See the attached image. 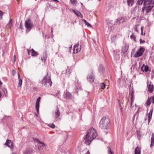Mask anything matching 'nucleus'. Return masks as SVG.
I'll list each match as a JSON object with an SVG mask.
<instances>
[{"label": "nucleus", "mask_w": 154, "mask_h": 154, "mask_svg": "<svg viewBox=\"0 0 154 154\" xmlns=\"http://www.w3.org/2000/svg\"><path fill=\"white\" fill-rule=\"evenodd\" d=\"M85 154H90L88 150Z\"/></svg>", "instance_id": "obj_52"}, {"label": "nucleus", "mask_w": 154, "mask_h": 154, "mask_svg": "<svg viewBox=\"0 0 154 154\" xmlns=\"http://www.w3.org/2000/svg\"><path fill=\"white\" fill-rule=\"evenodd\" d=\"M20 28L21 29H22L23 28L22 26L21 23H20Z\"/></svg>", "instance_id": "obj_46"}, {"label": "nucleus", "mask_w": 154, "mask_h": 154, "mask_svg": "<svg viewBox=\"0 0 154 154\" xmlns=\"http://www.w3.org/2000/svg\"><path fill=\"white\" fill-rule=\"evenodd\" d=\"M27 51L28 54H31V55L32 56L35 57L38 55V53L35 51L32 48L29 50H27Z\"/></svg>", "instance_id": "obj_9"}, {"label": "nucleus", "mask_w": 154, "mask_h": 154, "mask_svg": "<svg viewBox=\"0 0 154 154\" xmlns=\"http://www.w3.org/2000/svg\"><path fill=\"white\" fill-rule=\"evenodd\" d=\"M108 149L109 152L110 153V154H113V153L112 151H111V149L110 147H109Z\"/></svg>", "instance_id": "obj_40"}, {"label": "nucleus", "mask_w": 154, "mask_h": 154, "mask_svg": "<svg viewBox=\"0 0 154 154\" xmlns=\"http://www.w3.org/2000/svg\"><path fill=\"white\" fill-rule=\"evenodd\" d=\"M5 145L6 146L10 148L11 150H13L14 149V145L12 142L11 140H6Z\"/></svg>", "instance_id": "obj_7"}, {"label": "nucleus", "mask_w": 154, "mask_h": 154, "mask_svg": "<svg viewBox=\"0 0 154 154\" xmlns=\"http://www.w3.org/2000/svg\"><path fill=\"white\" fill-rule=\"evenodd\" d=\"M151 142L152 143L154 144V134H152V137L151 138Z\"/></svg>", "instance_id": "obj_29"}, {"label": "nucleus", "mask_w": 154, "mask_h": 154, "mask_svg": "<svg viewBox=\"0 0 154 154\" xmlns=\"http://www.w3.org/2000/svg\"><path fill=\"white\" fill-rule=\"evenodd\" d=\"M42 85L45 87H51L52 84L50 75L48 76V73L45 76L42 81Z\"/></svg>", "instance_id": "obj_3"}, {"label": "nucleus", "mask_w": 154, "mask_h": 154, "mask_svg": "<svg viewBox=\"0 0 154 154\" xmlns=\"http://www.w3.org/2000/svg\"><path fill=\"white\" fill-rule=\"evenodd\" d=\"M106 85L103 82V83H102L101 85V88L103 89H104Z\"/></svg>", "instance_id": "obj_31"}, {"label": "nucleus", "mask_w": 154, "mask_h": 154, "mask_svg": "<svg viewBox=\"0 0 154 154\" xmlns=\"http://www.w3.org/2000/svg\"><path fill=\"white\" fill-rule=\"evenodd\" d=\"M3 12L1 11L0 10V20L2 19V16Z\"/></svg>", "instance_id": "obj_35"}, {"label": "nucleus", "mask_w": 154, "mask_h": 154, "mask_svg": "<svg viewBox=\"0 0 154 154\" xmlns=\"http://www.w3.org/2000/svg\"><path fill=\"white\" fill-rule=\"evenodd\" d=\"M85 23H87V21L85 20H82Z\"/></svg>", "instance_id": "obj_51"}, {"label": "nucleus", "mask_w": 154, "mask_h": 154, "mask_svg": "<svg viewBox=\"0 0 154 154\" xmlns=\"http://www.w3.org/2000/svg\"><path fill=\"white\" fill-rule=\"evenodd\" d=\"M148 90L149 91L150 93H152L154 90V86L152 84L150 83L148 86Z\"/></svg>", "instance_id": "obj_17"}, {"label": "nucleus", "mask_w": 154, "mask_h": 154, "mask_svg": "<svg viewBox=\"0 0 154 154\" xmlns=\"http://www.w3.org/2000/svg\"><path fill=\"white\" fill-rule=\"evenodd\" d=\"M153 112V109H151L149 112L148 114V121L149 122L150 119H151L152 113Z\"/></svg>", "instance_id": "obj_23"}, {"label": "nucleus", "mask_w": 154, "mask_h": 154, "mask_svg": "<svg viewBox=\"0 0 154 154\" xmlns=\"http://www.w3.org/2000/svg\"><path fill=\"white\" fill-rule=\"evenodd\" d=\"M18 79H21L20 78V75L19 74V73H18Z\"/></svg>", "instance_id": "obj_47"}, {"label": "nucleus", "mask_w": 154, "mask_h": 154, "mask_svg": "<svg viewBox=\"0 0 154 154\" xmlns=\"http://www.w3.org/2000/svg\"><path fill=\"white\" fill-rule=\"evenodd\" d=\"M19 80L18 83V86L20 87H21L22 85V79H20Z\"/></svg>", "instance_id": "obj_33"}, {"label": "nucleus", "mask_w": 154, "mask_h": 154, "mask_svg": "<svg viewBox=\"0 0 154 154\" xmlns=\"http://www.w3.org/2000/svg\"><path fill=\"white\" fill-rule=\"evenodd\" d=\"M65 98L67 99H70L72 97V95L71 93L68 91L65 92L64 93Z\"/></svg>", "instance_id": "obj_14"}, {"label": "nucleus", "mask_w": 154, "mask_h": 154, "mask_svg": "<svg viewBox=\"0 0 154 154\" xmlns=\"http://www.w3.org/2000/svg\"><path fill=\"white\" fill-rule=\"evenodd\" d=\"M60 112L59 111V109L57 107L55 111V118L56 120L58 119V118L60 116Z\"/></svg>", "instance_id": "obj_12"}, {"label": "nucleus", "mask_w": 154, "mask_h": 154, "mask_svg": "<svg viewBox=\"0 0 154 154\" xmlns=\"http://www.w3.org/2000/svg\"><path fill=\"white\" fill-rule=\"evenodd\" d=\"M145 10V8H144V7H143V8L142 10V11L143 12Z\"/></svg>", "instance_id": "obj_48"}, {"label": "nucleus", "mask_w": 154, "mask_h": 154, "mask_svg": "<svg viewBox=\"0 0 154 154\" xmlns=\"http://www.w3.org/2000/svg\"><path fill=\"white\" fill-rule=\"evenodd\" d=\"M71 4L73 5H75L77 3V0H70Z\"/></svg>", "instance_id": "obj_27"}, {"label": "nucleus", "mask_w": 154, "mask_h": 154, "mask_svg": "<svg viewBox=\"0 0 154 154\" xmlns=\"http://www.w3.org/2000/svg\"><path fill=\"white\" fill-rule=\"evenodd\" d=\"M97 135L96 130L93 128H90L88 130L87 134L84 137V142L87 145H90L91 142L96 138Z\"/></svg>", "instance_id": "obj_1"}, {"label": "nucleus", "mask_w": 154, "mask_h": 154, "mask_svg": "<svg viewBox=\"0 0 154 154\" xmlns=\"http://www.w3.org/2000/svg\"><path fill=\"white\" fill-rule=\"evenodd\" d=\"M141 153V148L137 146L135 149L134 154H140Z\"/></svg>", "instance_id": "obj_19"}, {"label": "nucleus", "mask_w": 154, "mask_h": 154, "mask_svg": "<svg viewBox=\"0 0 154 154\" xmlns=\"http://www.w3.org/2000/svg\"><path fill=\"white\" fill-rule=\"evenodd\" d=\"M141 35H145V33H144L143 34V32H141Z\"/></svg>", "instance_id": "obj_53"}, {"label": "nucleus", "mask_w": 154, "mask_h": 154, "mask_svg": "<svg viewBox=\"0 0 154 154\" xmlns=\"http://www.w3.org/2000/svg\"><path fill=\"white\" fill-rule=\"evenodd\" d=\"M33 23L30 19L26 20L25 22V26L26 28V32L27 33L29 32L33 27Z\"/></svg>", "instance_id": "obj_4"}, {"label": "nucleus", "mask_w": 154, "mask_h": 154, "mask_svg": "<svg viewBox=\"0 0 154 154\" xmlns=\"http://www.w3.org/2000/svg\"><path fill=\"white\" fill-rule=\"evenodd\" d=\"M151 102L152 103H154V96H153L149 99Z\"/></svg>", "instance_id": "obj_36"}, {"label": "nucleus", "mask_w": 154, "mask_h": 154, "mask_svg": "<svg viewBox=\"0 0 154 154\" xmlns=\"http://www.w3.org/2000/svg\"><path fill=\"white\" fill-rule=\"evenodd\" d=\"M127 2L128 5L130 6H132L134 4L133 0H127Z\"/></svg>", "instance_id": "obj_24"}, {"label": "nucleus", "mask_w": 154, "mask_h": 154, "mask_svg": "<svg viewBox=\"0 0 154 154\" xmlns=\"http://www.w3.org/2000/svg\"><path fill=\"white\" fill-rule=\"evenodd\" d=\"M73 11L74 12V13L78 16L80 17L81 18H83V16L81 14V13L77 10H73Z\"/></svg>", "instance_id": "obj_20"}, {"label": "nucleus", "mask_w": 154, "mask_h": 154, "mask_svg": "<svg viewBox=\"0 0 154 154\" xmlns=\"http://www.w3.org/2000/svg\"><path fill=\"white\" fill-rule=\"evenodd\" d=\"M12 20L10 19L9 22V24L11 26L12 25Z\"/></svg>", "instance_id": "obj_42"}, {"label": "nucleus", "mask_w": 154, "mask_h": 154, "mask_svg": "<svg viewBox=\"0 0 154 154\" xmlns=\"http://www.w3.org/2000/svg\"><path fill=\"white\" fill-rule=\"evenodd\" d=\"M2 95V94L1 91H0V98L1 97Z\"/></svg>", "instance_id": "obj_54"}, {"label": "nucleus", "mask_w": 154, "mask_h": 154, "mask_svg": "<svg viewBox=\"0 0 154 154\" xmlns=\"http://www.w3.org/2000/svg\"><path fill=\"white\" fill-rule=\"evenodd\" d=\"M33 150L31 149H27L23 152V154H32Z\"/></svg>", "instance_id": "obj_18"}, {"label": "nucleus", "mask_w": 154, "mask_h": 154, "mask_svg": "<svg viewBox=\"0 0 154 154\" xmlns=\"http://www.w3.org/2000/svg\"><path fill=\"white\" fill-rule=\"evenodd\" d=\"M131 93V107L132 109H134H134H136V108L137 107V105L135 104L134 106H132V104L133 103L134 101L133 99H134V91L133 90V89L132 88L130 90V92L129 93V94L130 93Z\"/></svg>", "instance_id": "obj_5"}, {"label": "nucleus", "mask_w": 154, "mask_h": 154, "mask_svg": "<svg viewBox=\"0 0 154 154\" xmlns=\"http://www.w3.org/2000/svg\"><path fill=\"white\" fill-rule=\"evenodd\" d=\"M151 103V102L149 99H148L146 102V104L147 106H149L150 105Z\"/></svg>", "instance_id": "obj_37"}, {"label": "nucleus", "mask_w": 154, "mask_h": 154, "mask_svg": "<svg viewBox=\"0 0 154 154\" xmlns=\"http://www.w3.org/2000/svg\"><path fill=\"white\" fill-rule=\"evenodd\" d=\"M144 65H143L142 66V67H141V70L143 71V72H144Z\"/></svg>", "instance_id": "obj_45"}, {"label": "nucleus", "mask_w": 154, "mask_h": 154, "mask_svg": "<svg viewBox=\"0 0 154 154\" xmlns=\"http://www.w3.org/2000/svg\"><path fill=\"white\" fill-rule=\"evenodd\" d=\"M143 5H144L154 6V0H144Z\"/></svg>", "instance_id": "obj_8"}, {"label": "nucleus", "mask_w": 154, "mask_h": 154, "mask_svg": "<svg viewBox=\"0 0 154 154\" xmlns=\"http://www.w3.org/2000/svg\"><path fill=\"white\" fill-rule=\"evenodd\" d=\"M99 69L100 71L102 72L103 69V65L101 64L99 66Z\"/></svg>", "instance_id": "obj_28"}, {"label": "nucleus", "mask_w": 154, "mask_h": 154, "mask_svg": "<svg viewBox=\"0 0 154 154\" xmlns=\"http://www.w3.org/2000/svg\"><path fill=\"white\" fill-rule=\"evenodd\" d=\"M47 56L46 53L44 54L43 56L41 57V60L43 62H45L46 61L47 58Z\"/></svg>", "instance_id": "obj_22"}, {"label": "nucleus", "mask_w": 154, "mask_h": 154, "mask_svg": "<svg viewBox=\"0 0 154 154\" xmlns=\"http://www.w3.org/2000/svg\"><path fill=\"white\" fill-rule=\"evenodd\" d=\"M145 41L144 40H142L141 39H140V44H143L145 42Z\"/></svg>", "instance_id": "obj_41"}, {"label": "nucleus", "mask_w": 154, "mask_h": 154, "mask_svg": "<svg viewBox=\"0 0 154 154\" xmlns=\"http://www.w3.org/2000/svg\"><path fill=\"white\" fill-rule=\"evenodd\" d=\"M131 38L132 39H133L134 40H135V37L134 35L132 34L131 35Z\"/></svg>", "instance_id": "obj_39"}, {"label": "nucleus", "mask_w": 154, "mask_h": 154, "mask_svg": "<svg viewBox=\"0 0 154 154\" xmlns=\"http://www.w3.org/2000/svg\"><path fill=\"white\" fill-rule=\"evenodd\" d=\"M154 7V6H153V5H148V6L144 7V8H145L146 13H148Z\"/></svg>", "instance_id": "obj_15"}, {"label": "nucleus", "mask_w": 154, "mask_h": 154, "mask_svg": "<svg viewBox=\"0 0 154 154\" xmlns=\"http://www.w3.org/2000/svg\"><path fill=\"white\" fill-rule=\"evenodd\" d=\"M14 71L15 72V71L14 70H13V71H12L13 72Z\"/></svg>", "instance_id": "obj_55"}, {"label": "nucleus", "mask_w": 154, "mask_h": 154, "mask_svg": "<svg viewBox=\"0 0 154 154\" xmlns=\"http://www.w3.org/2000/svg\"><path fill=\"white\" fill-rule=\"evenodd\" d=\"M143 27L142 26L141 27V32H143Z\"/></svg>", "instance_id": "obj_50"}, {"label": "nucleus", "mask_w": 154, "mask_h": 154, "mask_svg": "<svg viewBox=\"0 0 154 154\" xmlns=\"http://www.w3.org/2000/svg\"><path fill=\"white\" fill-rule=\"evenodd\" d=\"M86 25H87L88 27H91V25L88 22L85 23Z\"/></svg>", "instance_id": "obj_38"}, {"label": "nucleus", "mask_w": 154, "mask_h": 154, "mask_svg": "<svg viewBox=\"0 0 154 154\" xmlns=\"http://www.w3.org/2000/svg\"><path fill=\"white\" fill-rule=\"evenodd\" d=\"M16 56L15 55L14 56V62H15V61H16Z\"/></svg>", "instance_id": "obj_44"}, {"label": "nucleus", "mask_w": 154, "mask_h": 154, "mask_svg": "<svg viewBox=\"0 0 154 154\" xmlns=\"http://www.w3.org/2000/svg\"><path fill=\"white\" fill-rule=\"evenodd\" d=\"M145 51V48L143 47H141L137 50L135 53L134 57L136 58L141 56Z\"/></svg>", "instance_id": "obj_6"}, {"label": "nucleus", "mask_w": 154, "mask_h": 154, "mask_svg": "<svg viewBox=\"0 0 154 154\" xmlns=\"http://www.w3.org/2000/svg\"><path fill=\"white\" fill-rule=\"evenodd\" d=\"M47 125L48 126L52 128H54L55 127V125L53 123L48 124Z\"/></svg>", "instance_id": "obj_26"}, {"label": "nucleus", "mask_w": 154, "mask_h": 154, "mask_svg": "<svg viewBox=\"0 0 154 154\" xmlns=\"http://www.w3.org/2000/svg\"><path fill=\"white\" fill-rule=\"evenodd\" d=\"M38 149L40 150H41L46 146V145L42 141L40 142V143L38 144Z\"/></svg>", "instance_id": "obj_13"}, {"label": "nucleus", "mask_w": 154, "mask_h": 154, "mask_svg": "<svg viewBox=\"0 0 154 154\" xmlns=\"http://www.w3.org/2000/svg\"><path fill=\"white\" fill-rule=\"evenodd\" d=\"M41 100V97H38L36 100L35 104V108L37 112H38L39 111V103Z\"/></svg>", "instance_id": "obj_11"}, {"label": "nucleus", "mask_w": 154, "mask_h": 154, "mask_svg": "<svg viewBox=\"0 0 154 154\" xmlns=\"http://www.w3.org/2000/svg\"><path fill=\"white\" fill-rule=\"evenodd\" d=\"M123 18H124V19H122V23H123V22H125L127 20H126V18H124V17H123Z\"/></svg>", "instance_id": "obj_43"}, {"label": "nucleus", "mask_w": 154, "mask_h": 154, "mask_svg": "<svg viewBox=\"0 0 154 154\" xmlns=\"http://www.w3.org/2000/svg\"><path fill=\"white\" fill-rule=\"evenodd\" d=\"M33 140L34 141L38 142V143H40V142H41L38 139L36 138H33Z\"/></svg>", "instance_id": "obj_32"}, {"label": "nucleus", "mask_w": 154, "mask_h": 154, "mask_svg": "<svg viewBox=\"0 0 154 154\" xmlns=\"http://www.w3.org/2000/svg\"><path fill=\"white\" fill-rule=\"evenodd\" d=\"M144 2V1L142 0H138L137 1V3L138 5H141L143 3V2Z\"/></svg>", "instance_id": "obj_34"}, {"label": "nucleus", "mask_w": 154, "mask_h": 154, "mask_svg": "<svg viewBox=\"0 0 154 154\" xmlns=\"http://www.w3.org/2000/svg\"><path fill=\"white\" fill-rule=\"evenodd\" d=\"M79 45L78 44H77L75 45L73 48V53L75 54L79 52L81 50L80 48H79Z\"/></svg>", "instance_id": "obj_10"}, {"label": "nucleus", "mask_w": 154, "mask_h": 154, "mask_svg": "<svg viewBox=\"0 0 154 154\" xmlns=\"http://www.w3.org/2000/svg\"><path fill=\"white\" fill-rule=\"evenodd\" d=\"M144 71H145L146 72H147V71H148L149 67L148 66H147V65L145 66L144 65Z\"/></svg>", "instance_id": "obj_30"}, {"label": "nucleus", "mask_w": 154, "mask_h": 154, "mask_svg": "<svg viewBox=\"0 0 154 154\" xmlns=\"http://www.w3.org/2000/svg\"><path fill=\"white\" fill-rule=\"evenodd\" d=\"M154 144L152 143H151V144L150 145V147L151 148L152 147V146H154Z\"/></svg>", "instance_id": "obj_49"}, {"label": "nucleus", "mask_w": 154, "mask_h": 154, "mask_svg": "<svg viewBox=\"0 0 154 154\" xmlns=\"http://www.w3.org/2000/svg\"><path fill=\"white\" fill-rule=\"evenodd\" d=\"M94 77L93 74L88 76V80L90 83H91L94 82Z\"/></svg>", "instance_id": "obj_16"}, {"label": "nucleus", "mask_w": 154, "mask_h": 154, "mask_svg": "<svg viewBox=\"0 0 154 154\" xmlns=\"http://www.w3.org/2000/svg\"><path fill=\"white\" fill-rule=\"evenodd\" d=\"M2 91L4 93L3 94V95L4 96V94L5 96V97H7V89L6 88H3L2 89Z\"/></svg>", "instance_id": "obj_25"}, {"label": "nucleus", "mask_w": 154, "mask_h": 154, "mask_svg": "<svg viewBox=\"0 0 154 154\" xmlns=\"http://www.w3.org/2000/svg\"><path fill=\"white\" fill-rule=\"evenodd\" d=\"M13 154H16L15 153H14Z\"/></svg>", "instance_id": "obj_56"}, {"label": "nucleus", "mask_w": 154, "mask_h": 154, "mask_svg": "<svg viewBox=\"0 0 154 154\" xmlns=\"http://www.w3.org/2000/svg\"><path fill=\"white\" fill-rule=\"evenodd\" d=\"M110 125V120L108 116L103 117L101 119L99 123L100 128L102 129H107Z\"/></svg>", "instance_id": "obj_2"}, {"label": "nucleus", "mask_w": 154, "mask_h": 154, "mask_svg": "<svg viewBox=\"0 0 154 154\" xmlns=\"http://www.w3.org/2000/svg\"><path fill=\"white\" fill-rule=\"evenodd\" d=\"M122 19H124L122 17L116 19L115 21L116 23H115V24H120L121 23H122Z\"/></svg>", "instance_id": "obj_21"}]
</instances>
